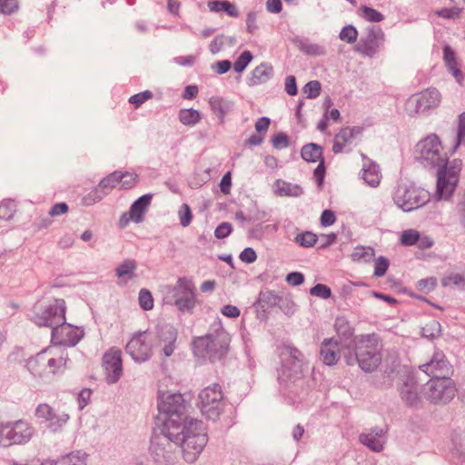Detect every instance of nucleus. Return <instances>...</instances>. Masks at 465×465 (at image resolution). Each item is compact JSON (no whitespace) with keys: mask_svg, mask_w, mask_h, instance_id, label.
<instances>
[{"mask_svg":"<svg viewBox=\"0 0 465 465\" xmlns=\"http://www.w3.org/2000/svg\"><path fill=\"white\" fill-rule=\"evenodd\" d=\"M156 423L162 427V433H154L151 439L150 453L158 463L172 459L174 442L182 448L183 459L194 462L208 441L203 423L190 417L185 409H158Z\"/></svg>","mask_w":465,"mask_h":465,"instance_id":"1","label":"nucleus"},{"mask_svg":"<svg viewBox=\"0 0 465 465\" xmlns=\"http://www.w3.org/2000/svg\"><path fill=\"white\" fill-rule=\"evenodd\" d=\"M415 154L420 162L444 167L438 173L437 193L440 199L449 198L457 185L461 162L455 160L452 165L446 166L448 156L443 153L440 141L435 134L420 141L415 146Z\"/></svg>","mask_w":465,"mask_h":465,"instance_id":"2","label":"nucleus"},{"mask_svg":"<svg viewBox=\"0 0 465 465\" xmlns=\"http://www.w3.org/2000/svg\"><path fill=\"white\" fill-rule=\"evenodd\" d=\"M65 356L63 348L49 346L27 361V369L35 377L48 379L65 366Z\"/></svg>","mask_w":465,"mask_h":465,"instance_id":"3","label":"nucleus"},{"mask_svg":"<svg viewBox=\"0 0 465 465\" xmlns=\"http://www.w3.org/2000/svg\"><path fill=\"white\" fill-rule=\"evenodd\" d=\"M353 351L359 366L364 371H373L381 362V345L374 335L355 337Z\"/></svg>","mask_w":465,"mask_h":465,"instance_id":"4","label":"nucleus"},{"mask_svg":"<svg viewBox=\"0 0 465 465\" xmlns=\"http://www.w3.org/2000/svg\"><path fill=\"white\" fill-rule=\"evenodd\" d=\"M429 193L407 183H399L393 193L395 204L404 212H411L424 205L429 201Z\"/></svg>","mask_w":465,"mask_h":465,"instance_id":"5","label":"nucleus"},{"mask_svg":"<svg viewBox=\"0 0 465 465\" xmlns=\"http://www.w3.org/2000/svg\"><path fill=\"white\" fill-rule=\"evenodd\" d=\"M159 343L160 338L155 333L138 332L127 342L125 351L136 362H143L150 359L153 347Z\"/></svg>","mask_w":465,"mask_h":465,"instance_id":"6","label":"nucleus"},{"mask_svg":"<svg viewBox=\"0 0 465 465\" xmlns=\"http://www.w3.org/2000/svg\"><path fill=\"white\" fill-rule=\"evenodd\" d=\"M34 435L33 427L24 420L15 422L0 423V446L9 447L14 444H25Z\"/></svg>","mask_w":465,"mask_h":465,"instance_id":"7","label":"nucleus"},{"mask_svg":"<svg viewBox=\"0 0 465 465\" xmlns=\"http://www.w3.org/2000/svg\"><path fill=\"white\" fill-rule=\"evenodd\" d=\"M441 102V94L436 88H428L411 95L406 102L410 114H423L437 108Z\"/></svg>","mask_w":465,"mask_h":465,"instance_id":"8","label":"nucleus"},{"mask_svg":"<svg viewBox=\"0 0 465 465\" xmlns=\"http://www.w3.org/2000/svg\"><path fill=\"white\" fill-rule=\"evenodd\" d=\"M174 304L182 312H192L196 306V290L191 279L179 278L173 288Z\"/></svg>","mask_w":465,"mask_h":465,"instance_id":"9","label":"nucleus"},{"mask_svg":"<svg viewBox=\"0 0 465 465\" xmlns=\"http://www.w3.org/2000/svg\"><path fill=\"white\" fill-rule=\"evenodd\" d=\"M456 386L450 378H440L430 381L429 397L435 404H447L456 395Z\"/></svg>","mask_w":465,"mask_h":465,"instance_id":"10","label":"nucleus"},{"mask_svg":"<svg viewBox=\"0 0 465 465\" xmlns=\"http://www.w3.org/2000/svg\"><path fill=\"white\" fill-rule=\"evenodd\" d=\"M103 366L106 373L108 383H115L123 374L122 351L120 349L112 347L103 357Z\"/></svg>","mask_w":465,"mask_h":465,"instance_id":"11","label":"nucleus"},{"mask_svg":"<svg viewBox=\"0 0 465 465\" xmlns=\"http://www.w3.org/2000/svg\"><path fill=\"white\" fill-rule=\"evenodd\" d=\"M84 331L71 324L60 323L52 331V341L55 344L74 346L83 337Z\"/></svg>","mask_w":465,"mask_h":465,"instance_id":"12","label":"nucleus"},{"mask_svg":"<svg viewBox=\"0 0 465 465\" xmlns=\"http://www.w3.org/2000/svg\"><path fill=\"white\" fill-rule=\"evenodd\" d=\"M65 303L63 300L55 301L43 313L36 316L35 322L39 326H48L53 330L65 320Z\"/></svg>","mask_w":465,"mask_h":465,"instance_id":"13","label":"nucleus"},{"mask_svg":"<svg viewBox=\"0 0 465 465\" xmlns=\"http://www.w3.org/2000/svg\"><path fill=\"white\" fill-rule=\"evenodd\" d=\"M385 42V34L382 30H372L369 32L366 37L361 38L355 46V51L366 56H374Z\"/></svg>","mask_w":465,"mask_h":465,"instance_id":"14","label":"nucleus"},{"mask_svg":"<svg viewBox=\"0 0 465 465\" xmlns=\"http://www.w3.org/2000/svg\"><path fill=\"white\" fill-rule=\"evenodd\" d=\"M420 368L432 380L446 378L451 371V366L441 351L435 352L430 361L420 366Z\"/></svg>","mask_w":465,"mask_h":465,"instance_id":"15","label":"nucleus"},{"mask_svg":"<svg viewBox=\"0 0 465 465\" xmlns=\"http://www.w3.org/2000/svg\"><path fill=\"white\" fill-rule=\"evenodd\" d=\"M122 181V173L114 172L105 178H104L98 184L97 188L91 192L86 197L84 198L85 204L89 205L93 203L100 201L108 191L115 188Z\"/></svg>","mask_w":465,"mask_h":465,"instance_id":"16","label":"nucleus"},{"mask_svg":"<svg viewBox=\"0 0 465 465\" xmlns=\"http://www.w3.org/2000/svg\"><path fill=\"white\" fill-rule=\"evenodd\" d=\"M35 415L41 423L53 430L62 427L69 419L64 409H36Z\"/></svg>","mask_w":465,"mask_h":465,"instance_id":"17","label":"nucleus"},{"mask_svg":"<svg viewBox=\"0 0 465 465\" xmlns=\"http://www.w3.org/2000/svg\"><path fill=\"white\" fill-rule=\"evenodd\" d=\"M341 345L334 338L324 339L321 345L320 356L328 366L335 365L341 358Z\"/></svg>","mask_w":465,"mask_h":465,"instance_id":"18","label":"nucleus"},{"mask_svg":"<svg viewBox=\"0 0 465 465\" xmlns=\"http://www.w3.org/2000/svg\"><path fill=\"white\" fill-rule=\"evenodd\" d=\"M158 407H182L191 403L190 393H179L171 391H158Z\"/></svg>","mask_w":465,"mask_h":465,"instance_id":"19","label":"nucleus"},{"mask_svg":"<svg viewBox=\"0 0 465 465\" xmlns=\"http://www.w3.org/2000/svg\"><path fill=\"white\" fill-rule=\"evenodd\" d=\"M359 133L360 130L356 127L346 126L341 128L334 137L332 151L335 153H341L345 146L350 144Z\"/></svg>","mask_w":465,"mask_h":465,"instance_id":"20","label":"nucleus"},{"mask_svg":"<svg viewBox=\"0 0 465 465\" xmlns=\"http://www.w3.org/2000/svg\"><path fill=\"white\" fill-rule=\"evenodd\" d=\"M360 441L370 450L380 452L382 450L385 442V431L380 429L370 433H362L360 435Z\"/></svg>","mask_w":465,"mask_h":465,"instance_id":"21","label":"nucleus"},{"mask_svg":"<svg viewBox=\"0 0 465 465\" xmlns=\"http://www.w3.org/2000/svg\"><path fill=\"white\" fill-rule=\"evenodd\" d=\"M216 341L211 337H201L194 341L195 351L202 356H208L210 359H213L218 351Z\"/></svg>","mask_w":465,"mask_h":465,"instance_id":"22","label":"nucleus"},{"mask_svg":"<svg viewBox=\"0 0 465 465\" xmlns=\"http://www.w3.org/2000/svg\"><path fill=\"white\" fill-rule=\"evenodd\" d=\"M273 74V67L269 63H262L257 65L251 74L249 79L250 85H258L264 84L271 79Z\"/></svg>","mask_w":465,"mask_h":465,"instance_id":"23","label":"nucleus"},{"mask_svg":"<svg viewBox=\"0 0 465 465\" xmlns=\"http://www.w3.org/2000/svg\"><path fill=\"white\" fill-rule=\"evenodd\" d=\"M199 399L202 405L206 407L220 403L223 399V395L220 387L215 384L203 389L199 394Z\"/></svg>","mask_w":465,"mask_h":465,"instance_id":"24","label":"nucleus"},{"mask_svg":"<svg viewBox=\"0 0 465 465\" xmlns=\"http://www.w3.org/2000/svg\"><path fill=\"white\" fill-rule=\"evenodd\" d=\"M443 60L450 72L453 74L456 80L460 83L462 74L460 70V64L457 60L455 52L450 45H445L443 48Z\"/></svg>","mask_w":465,"mask_h":465,"instance_id":"25","label":"nucleus"},{"mask_svg":"<svg viewBox=\"0 0 465 465\" xmlns=\"http://www.w3.org/2000/svg\"><path fill=\"white\" fill-rule=\"evenodd\" d=\"M152 196L145 194L136 200L130 208V216L134 223L143 221V216L151 203Z\"/></svg>","mask_w":465,"mask_h":465,"instance_id":"26","label":"nucleus"},{"mask_svg":"<svg viewBox=\"0 0 465 465\" xmlns=\"http://www.w3.org/2000/svg\"><path fill=\"white\" fill-rule=\"evenodd\" d=\"M208 7L212 12H224L230 17H238L240 12L235 4L225 0H213L208 2Z\"/></svg>","mask_w":465,"mask_h":465,"instance_id":"27","label":"nucleus"},{"mask_svg":"<svg viewBox=\"0 0 465 465\" xmlns=\"http://www.w3.org/2000/svg\"><path fill=\"white\" fill-rule=\"evenodd\" d=\"M361 178L371 187H377L381 183V174L378 165L370 163L362 168Z\"/></svg>","mask_w":465,"mask_h":465,"instance_id":"28","label":"nucleus"},{"mask_svg":"<svg viewBox=\"0 0 465 465\" xmlns=\"http://www.w3.org/2000/svg\"><path fill=\"white\" fill-rule=\"evenodd\" d=\"M273 190L278 196H298L302 189L297 185H292L283 180H277L274 183Z\"/></svg>","mask_w":465,"mask_h":465,"instance_id":"29","label":"nucleus"},{"mask_svg":"<svg viewBox=\"0 0 465 465\" xmlns=\"http://www.w3.org/2000/svg\"><path fill=\"white\" fill-rule=\"evenodd\" d=\"M301 154L302 159L307 162L316 163L318 161L323 160L322 147L315 143H309L304 145L302 148Z\"/></svg>","mask_w":465,"mask_h":465,"instance_id":"30","label":"nucleus"},{"mask_svg":"<svg viewBox=\"0 0 465 465\" xmlns=\"http://www.w3.org/2000/svg\"><path fill=\"white\" fill-rule=\"evenodd\" d=\"M209 104L213 113L217 115L221 122H223L224 116L229 110V104L221 97L213 96L209 100Z\"/></svg>","mask_w":465,"mask_h":465,"instance_id":"31","label":"nucleus"},{"mask_svg":"<svg viewBox=\"0 0 465 465\" xmlns=\"http://www.w3.org/2000/svg\"><path fill=\"white\" fill-rule=\"evenodd\" d=\"M179 120L184 125L193 126L201 121V114L193 108L182 109L179 112Z\"/></svg>","mask_w":465,"mask_h":465,"instance_id":"32","label":"nucleus"},{"mask_svg":"<svg viewBox=\"0 0 465 465\" xmlns=\"http://www.w3.org/2000/svg\"><path fill=\"white\" fill-rule=\"evenodd\" d=\"M441 284L444 287L465 289V277L460 273L452 272L441 279Z\"/></svg>","mask_w":465,"mask_h":465,"instance_id":"33","label":"nucleus"},{"mask_svg":"<svg viewBox=\"0 0 465 465\" xmlns=\"http://www.w3.org/2000/svg\"><path fill=\"white\" fill-rule=\"evenodd\" d=\"M374 255V251L371 247L356 246L351 256L354 262L370 261Z\"/></svg>","mask_w":465,"mask_h":465,"instance_id":"34","label":"nucleus"},{"mask_svg":"<svg viewBox=\"0 0 465 465\" xmlns=\"http://www.w3.org/2000/svg\"><path fill=\"white\" fill-rule=\"evenodd\" d=\"M136 269V262L133 260H126L116 268V275L120 279L125 276L132 278Z\"/></svg>","mask_w":465,"mask_h":465,"instance_id":"35","label":"nucleus"},{"mask_svg":"<svg viewBox=\"0 0 465 465\" xmlns=\"http://www.w3.org/2000/svg\"><path fill=\"white\" fill-rule=\"evenodd\" d=\"M318 237L311 232H304L295 236V242L304 248L312 247L317 242Z\"/></svg>","mask_w":465,"mask_h":465,"instance_id":"36","label":"nucleus"},{"mask_svg":"<svg viewBox=\"0 0 465 465\" xmlns=\"http://www.w3.org/2000/svg\"><path fill=\"white\" fill-rule=\"evenodd\" d=\"M441 326L437 321H430L422 327V335L429 339H435L440 336Z\"/></svg>","mask_w":465,"mask_h":465,"instance_id":"37","label":"nucleus"},{"mask_svg":"<svg viewBox=\"0 0 465 465\" xmlns=\"http://www.w3.org/2000/svg\"><path fill=\"white\" fill-rule=\"evenodd\" d=\"M359 11L361 13V17L369 22H381L384 19L381 13L366 5H361Z\"/></svg>","mask_w":465,"mask_h":465,"instance_id":"38","label":"nucleus"},{"mask_svg":"<svg viewBox=\"0 0 465 465\" xmlns=\"http://www.w3.org/2000/svg\"><path fill=\"white\" fill-rule=\"evenodd\" d=\"M252 60V54L250 51H244L234 62L233 69L237 73H242Z\"/></svg>","mask_w":465,"mask_h":465,"instance_id":"39","label":"nucleus"},{"mask_svg":"<svg viewBox=\"0 0 465 465\" xmlns=\"http://www.w3.org/2000/svg\"><path fill=\"white\" fill-rule=\"evenodd\" d=\"M339 36L341 41L352 44L357 40L358 31L352 25H346L341 29Z\"/></svg>","mask_w":465,"mask_h":465,"instance_id":"40","label":"nucleus"},{"mask_svg":"<svg viewBox=\"0 0 465 465\" xmlns=\"http://www.w3.org/2000/svg\"><path fill=\"white\" fill-rule=\"evenodd\" d=\"M420 232L413 229L405 230L401 236V243L405 246H411L416 244L419 241Z\"/></svg>","mask_w":465,"mask_h":465,"instance_id":"41","label":"nucleus"},{"mask_svg":"<svg viewBox=\"0 0 465 465\" xmlns=\"http://www.w3.org/2000/svg\"><path fill=\"white\" fill-rule=\"evenodd\" d=\"M51 465H85L84 460L77 455H68L56 461H49Z\"/></svg>","mask_w":465,"mask_h":465,"instance_id":"42","label":"nucleus"},{"mask_svg":"<svg viewBox=\"0 0 465 465\" xmlns=\"http://www.w3.org/2000/svg\"><path fill=\"white\" fill-rule=\"evenodd\" d=\"M389 260L383 256H380L375 260L374 263V276L375 277H381L383 276L388 268H389Z\"/></svg>","mask_w":465,"mask_h":465,"instance_id":"43","label":"nucleus"},{"mask_svg":"<svg viewBox=\"0 0 465 465\" xmlns=\"http://www.w3.org/2000/svg\"><path fill=\"white\" fill-rule=\"evenodd\" d=\"M461 13V7L459 5L450 7V8H442L435 12V14L440 17L447 19H456L459 18Z\"/></svg>","mask_w":465,"mask_h":465,"instance_id":"44","label":"nucleus"},{"mask_svg":"<svg viewBox=\"0 0 465 465\" xmlns=\"http://www.w3.org/2000/svg\"><path fill=\"white\" fill-rule=\"evenodd\" d=\"M437 284V280L434 277H430L427 279H422L417 282V289L423 292L429 293L434 290Z\"/></svg>","mask_w":465,"mask_h":465,"instance_id":"45","label":"nucleus"},{"mask_svg":"<svg viewBox=\"0 0 465 465\" xmlns=\"http://www.w3.org/2000/svg\"><path fill=\"white\" fill-rule=\"evenodd\" d=\"M180 223L183 227H187L193 219L192 211L190 206L186 203H183L178 212Z\"/></svg>","mask_w":465,"mask_h":465,"instance_id":"46","label":"nucleus"},{"mask_svg":"<svg viewBox=\"0 0 465 465\" xmlns=\"http://www.w3.org/2000/svg\"><path fill=\"white\" fill-rule=\"evenodd\" d=\"M310 293L312 296L328 299L331 295V291L327 285L318 283L311 289Z\"/></svg>","mask_w":465,"mask_h":465,"instance_id":"47","label":"nucleus"},{"mask_svg":"<svg viewBox=\"0 0 465 465\" xmlns=\"http://www.w3.org/2000/svg\"><path fill=\"white\" fill-rule=\"evenodd\" d=\"M139 303L143 310H151L153 307V300L150 292L142 290L139 293Z\"/></svg>","mask_w":465,"mask_h":465,"instance_id":"48","label":"nucleus"},{"mask_svg":"<svg viewBox=\"0 0 465 465\" xmlns=\"http://www.w3.org/2000/svg\"><path fill=\"white\" fill-rule=\"evenodd\" d=\"M281 355L284 358H292L299 362L303 361V354L297 348L292 346H285Z\"/></svg>","mask_w":465,"mask_h":465,"instance_id":"49","label":"nucleus"},{"mask_svg":"<svg viewBox=\"0 0 465 465\" xmlns=\"http://www.w3.org/2000/svg\"><path fill=\"white\" fill-rule=\"evenodd\" d=\"M121 188L130 189L137 183V175L134 173H122Z\"/></svg>","mask_w":465,"mask_h":465,"instance_id":"50","label":"nucleus"},{"mask_svg":"<svg viewBox=\"0 0 465 465\" xmlns=\"http://www.w3.org/2000/svg\"><path fill=\"white\" fill-rule=\"evenodd\" d=\"M153 97L152 92L146 90L144 92L136 94L134 95H132L129 98V102L133 104L136 108L139 107L141 104H143L147 100L151 99Z\"/></svg>","mask_w":465,"mask_h":465,"instance_id":"51","label":"nucleus"},{"mask_svg":"<svg viewBox=\"0 0 465 465\" xmlns=\"http://www.w3.org/2000/svg\"><path fill=\"white\" fill-rule=\"evenodd\" d=\"M321 92V84L318 81H311L304 86V93L308 98H316Z\"/></svg>","mask_w":465,"mask_h":465,"instance_id":"52","label":"nucleus"},{"mask_svg":"<svg viewBox=\"0 0 465 465\" xmlns=\"http://www.w3.org/2000/svg\"><path fill=\"white\" fill-rule=\"evenodd\" d=\"M18 9V0H0V13L12 14Z\"/></svg>","mask_w":465,"mask_h":465,"instance_id":"53","label":"nucleus"},{"mask_svg":"<svg viewBox=\"0 0 465 465\" xmlns=\"http://www.w3.org/2000/svg\"><path fill=\"white\" fill-rule=\"evenodd\" d=\"M272 145L276 149H283L289 145V137L283 133L277 134L272 140Z\"/></svg>","mask_w":465,"mask_h":465,"instance_id":"54","label":"nucleus"},{"mask_svg":"<svg viewBox=\"0 0 465 465\" xmlns=\"http://www.w3.org/2000/svg\"><path fill=\"white\" fill-rule=\"evenodd\" d=\"M460 143H465V113H463L460 115L457 144H456L455 148Z\"/></svg>","mask_w":465,"mask_h":465,"instance_id":"55","label":"nucleus"},{"mask_svg":"<svg viewBox=\"0 0 465 465\" xmlns=\"http://www.w3.org/2000/svg\"><path fill=\"white\" fill-rule=\"evenodd\" d=\"M166 343L163 346V353L165 356H171L173 352V341H175V333L173 331H168L166 333Z\"/></svg>","mask_w":465,"mask_h":465,"instance_id":"56","label":"nucleus"},{"mask_svg":"<svg viewBox=\"0 0 465 465\" xmlns=\"http://www.w3.org/2000/svg\"><path fill=\"white\" fill-rule=\"evenodd\" d=\"M232 230V224L229 223H221L214 232V234L217 238L223 239L228 236Z\"/></svg>","mask_w":465,"mask_h":465,"instance_id":"57","label":"nucleus"},{"mask_svg":"<svg viewBox=\"0 0 465 465\" xmlns=\"http://www.w3.org/2000/svg\"><path fill=\"white\" fill-rule=\"evenodd\" d=\"M286 282L292 286L301 285L304 282V276L302 272H294L287 274Z\"/></svg>","mask_w":465,"mask_h":465,"instance_id":"58","label":"nucleus"},{"mask_svg":"<svg viewBox=\"0 0 465 465\" xmlns=\"http://www.w3.org/2000/svg\"><path fill=\"white\" fill-rule=\"evenodd\" d=\"M240 259L247 263L254 262L257 259V254L252 248H245L240 254Z\"/></svg>","mask_w":465,"mask_h":465,"instance_id":"59","label":"nucleus"},{"mask_svg":"<svg viewBox=\"0 0 465 465\" xmlns=\"http://www.w3.org/2000/svg\"><path fill=\"white\" fill-rule=\"evenodd\" d=\"M271 120L268 117H261L255 123V130L258 134H265L269 129Z\"/></svg>","mask_w":465,"mask_h":465,"instance_id":"60","label":"nucleus"},{"mask_svg":"<svg viewBox=\"0 0 465 465\" xmlns=\"http://www.w3.org/2000/svg\"><path fill=\"white\" fill-rule=\"evenodd\" d=\"M336 221L335 215L332 211L325 210L321 215V223L322 226L327 227L332 225Z\"/></svg>","mask_w":465,"mask_h":465,"instance_id":"61","label":"nucleus"},{"mask_svg":"<svg viewBox=\"0 0 465 465\" xmlns=\"http://www.w3.org/2000/svg\"><path fill=\"white\" fill-rule=\"evenodd\" d=\"M68 212V205L65 203H55L49 211V215L52 217L64 214Z\"/></svg>","mask_w":465,"mask_h":465,"instance_id":"62","label":"nucleus"},{"mask_svg":"<svg viewBox=\"0 0 465 465\" xmlns=\"http://www.w3.org/2000/svg\"><path fill=\"white\" fill-rule=\"evenodd\" d=\"M92 391L90 389H84L80 391L78 396V403L80 407H85L90 403Z\"/></svg>","mask_w":465,"mask_h":465,"instance_id":"63","label":"nucleus"},{"mask_svg":"<svg viewBox=\"0 0 465 465\" xmlns=\"http://www.w3.org/2000/svg\"><path fill=\"white\" fill-rule=\"evenodd\" d=\"M221 312L229 318H237L240 315V310L236 306L230 304L223 306Z\"/></svg>","mask_w":465,"mask_h":465,"instance_id":"64","label":"nucleus"}]
</instances>
